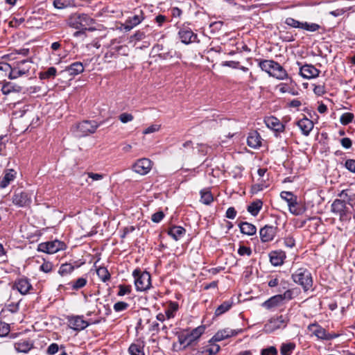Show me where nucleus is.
Listing matches in <instances>:
<instances>
[{
    "label": "nucleus",
    "mask_w": 355,
    "mask_h": 355,
    "mask_svg": "<svg viewBox=\"0 0 355 355\" xmlns=\"http://www.w3.org/2000/svg\"><path fill=\"white\" fill-rule=\"evenodd\" d=\"M265 182H266V180L264 179H261L260 180L259 183L255 184L252 185V192L253 193H257L259 191H262L264 187H266V186L264 184Z\"/></svg>",
    "instance_id": "nucleus-55"
},
{
    "label": "nucleus",
    "mask_w": 355,
    "mask_h": 355,
    "mask_svg": "<svg viewBox=\"0 0 355 355\" xmlns=\"http://www.w3.org/2000/svg\"><path fill=\"white\" fill-rule=\"evenodd\" d=\"M261 355H277V349L275 347L271 346L266 349H263L261 352Z\"/></svg>",
    "instance_id": "nucleus-56"
},
{
    "label": "nucleus",
    "mask_w": 355,
    "mask_h": 355,
    "mask_svg": "<svg viewBox=\"0 0 355 355\" xmlns=\"http://www.w3.org/2000/svg\"><path fill=\"white\" fill-rule=\"evenodd\" d=\"M159 129H160V125L153 124V125H150L147 128H146L143 131V134L148 135V134L153 133V132H157Z\"/></svg>",
    "instance_id": "nucleus-58"
},
{
    "label": "nucleus",
    "mask_w": 355,
    "mask_h": 355,
    "mask_svg": "<svg viewBox=\"0 0 355 355\" xmlns=\"http://www.w3.org/2000/svg\"><path fill=\"white\" fill-rule=\"evenodd\" d=\"M152 168V162L148 158L138 159L132 166V170L141 175H146Z\"/></svg>",
    "instance_id": "nucleus-12"
},
{
    "label": "nucleus",
    "mask_w": 355,
    "mask_h": 355,
    "mask_svg": "<svg viewBox=\"0 0 355 355\" xmlns=\"http://www.w3.org/2000/svg\"><path fill=\"white\" fill-rule=\"evenodd\" d=\"M270 261L274 266H282L286 257V253L282 250L272 251L269 254Z\"/></svg>",
    "instance_id": "nucleus-20"
},
{
    "label": "nucleus",
    "mask_w": 355,
    "mask_h": 355,
    "mask_svg": "<svg viewBox=\"0 0 355 355\" xmlns=\"http://www.w3.org/2000/svg\"><path fill=\"white\" fill-rule=\"evenodd\" d=\"M64 243L58 240L41 243L38 245L37 250L47 254H54L64 248Z\"/></svg>",
    "instance_id": "nucleus-10"
},
{
    "label": "nucleus",
    "mask_w": 355,
    "mask_h": 355,
    "mask_svg": "<svg viewBox=\"0 0 355 355\" xmlns=\"http://www.w3.org/2000/svg\"><path fill=\"white\" fill-rule=\"evenodd\" d=\"M242 331L241 329H231L225 328L218 331L216 334L209 340V343L220 342L232 336L238 335Z\"/></svg>",
    "instance_id": "nucleus-13"
},
{
    "label": "nucleus",
    "mask_w": 355,
    "mask_h": 355,
    "mask_svg": "<svg viewBox=\"0 0 355 355\" xmlns=\"http://www.w3.org/2000/svg\"><path fill=\"white\" fill-rule=\"evenodd\" d=\"M102 124L96 121H83L79 123L77 126L78 137L87 136L89 134L94 133L96 129Z\"/></svg>",
    "instance_id": "nucleus-8"
},
{
    "label": "nucleus",
    "mask_w": 355,
    "mask_h": 355,
    "mask_svg": "<svg viewBox=\"0 0 355 355\" xmlns=\"http://www.w3.org/2000/svg\"><path fill=\"white\" fill-rule=\"evenodd\" d=\"M72 4L71 0H54L53 6L55 8L62 9L70 6Z\"/></svg>",
    "instance_id": "nucleus-47"
},
{
    "label": "nucleus",
    "mask_w": 355,
    "mask_h": 355,
    "mask_svg": "<svg viewBox=\"0 0 355 355\" xmlns=\"http://www.w3.org/2000/svg\"><path fill=\"white\" fill-rule=\"evenodd\" d=\"M19 311V304L15 303H10L3 308L1 312V314L3 315L6 312H10L12 313H17Z\"/></svg>",
    "instance_id": "nucleus-48"
},
{
    "label": "nucleus",
    "mask_w": 355,
    "mask_h": 355,
    "mask_svg": "<svg viewBox=\"0 0 355 355\" xmlns=\"http://www.w3.org/2000/svg\"><path fill=\"white\" fill-rule=\"evenodd\" d=\"M214 200L213 196L210 191L204 189L200 191V201L205 205H209Z\"/></svg>",
    "instance_id": "nucleus-40"
},
{
    "label": "nucleus",
    "mask_w": 355,
    "mask_h": 355,
    "mask_svg": "<svg viewBox=\"0 0 355 355\" xmlns=\"http://www.w3.org/2000/svg\"><path fill=\"white\" fill-rule=\"evenodd\" d=\"M73 270H74V266L72 264L65 263L60 266L59 270H58V273L61 276H65V275H67L70 274L71 272H72Z\"/></svg>",
    "instance_id": "nucleus-42"
},
{
    "label": "nucleus",
    "mask_w": 355,
    "mask_h": 355,
    "mask_svg": "<svg viewBox=\"0 0 355 355\" xmlns=\"http://www.w3.org/2000/svg\"><path fill=\"white\" fill-rule=\"evenodd\" d=\"M293 281L302 286L303 291L306 292L311 289L313 284L311 272L306 268H300L292 274Z\"/></svg>",
    "instance_id": "nucleus-4"
},
{
    "label": "nucleus",
    "mask_w": 355,
    "mask_h": 355,
    "mask_svg": "<svg viewBox=\"0 0 355 355\" xmlns=\"http://www.w3.org/2000/svg\"><path fill=\"white\" fill-rule=\"evenodd\" d=\"M205 329L206 327L205 325H200L191 331L188 329H184L178 333V340L180 345L182 346V349L184 350L188 347L193 345L205 333Z\"/></svg>",
    "instance_id": "nucleus-2"
},
{
    "label": "nucleus",
    "mask_w": 355,
    "mask_h": 355,
    "mask_svg": "<svg viewBox=\"0 0 355 355\" xmlns=\"http://www.w3.org/2000/svg\"><path fill=\"white\" fill-rule=\"evenodd\" d=\"M87 280L85 277H79L74 282H71L69 284L73 290H78L83 288L87 284Z\"/></svg>",
    "instance_id": "nucleus-43"
},
{
    "label": "nucleus",
    "mask_w": 355,
    "mask_h": 355,
    "mask_svg": "<svg viewBox=\"0 0 355 355\" xmlns=\"http://www.w3.org/2000/svg\"><path fill=\"white\" fill-rule=\"evenodd\" d=\"M179 309V304L176 302H170L167 308L165 310V313L167 319L173 318L175 313Z\"/></svg>",
    "instance_id": "nucleus-35"
},
{
    "label": "nucleus",
    "mask_w": 355,
    "mask_h": 355,
    "mask_svg": "<svg viewBox=\"0 0 355 355\" xmlns=\"http://www.w3.org/2000/svg\"><path fill=\"white\" fill-rule=\"evenodd\" d=\"M296 124L304 136H309L314 126L313 121L306 116L297 121Z\"/></svg>",
    "instance_id": "nucleus-21"
},
{
    "label": "nucleus",
    "mask_w": 355,
    "mask_h": 355,
    "mask_svg": "<svg viewBox=\"0 0 355 355\" xmlns=\"http://www.w3.org/2000/svg\"><path fill=\"white\" fill-rule=\"evenodd\" d=\"M53 268L52 263L49 261H44L40 267V270L47 273L51 271Z\"/></svg>",
    "instance_id": "nucleus-61"
},
{
    "label": "nucleus",
    "mask_w": 355,
    "mask_h": 355,
    "mask_svg": "<svg viewBox=\"0 0 355 355\" xmlns=\"http://www.w3.org/2000/svg\"><path fill=\"white\" fill-rule=\"evenodd\" d=\"M340 144L343 148L348 149L352 147V141L349 138L345 137L341 139Z\"/></svg>",
    "instance_id": "nucleus-64"
},
{
    "label": "nucleus",
    "mask_w": 355,
    "mask_h": 355,
    "mask_svg": "<svg viewBox=\"0 0 355 355\" xmlns=\"http://www.w3.org/2000/svg\"><path fill=\"white\" fill-rule=\"evenodd\" d=\"M34 343L30 339H23L16 342L14 345L15 350L18 352L28 353L33 348Z\"/></svg>",
    "instance_id": "nucleus-22"
},
{
    "label": "nucleus",
    "mask_w": 355,
    "mask_h": 355,
    "mask_svg": "<svg viewBox=\"0 0 355 355\" xmlns=\"http://www.w3.org/2000/svg\"><path fill=\"white\" fill-rule=\"evenodd\" d=\"M344 166L349 171L355 173V159H347L345 162Z\"/></svg>",
    "instance_id": "nucleus-54"
},
{
    "label": "nucleus",
    "mask_w": 355,
    "mask_h": 355,
    "mask_svg": "<svg viewBox=\"0 0 355 355\" xmlns=\"http://www.w3.org/2000/svg\"><path fill=\"white\" fill-rule=\"evenodd\" d=\"M331 211L339 215L340 220L342 221L347 220L350 218L345 200L336 199L331 204Z\"/></svg>",
    "instance_id": "nucleus-9"
},
{
    "label": "nucleus",
    "mask_w": 355,
    "mask_h": 355,
    "mask_svg": "<svg viewBox=\"0 0 355 355\" xmlns=\"http://www.w3.org/2000/svg\"><path fill=\"white\" fill-rule=\"evenodd\" d=\"M144 347L141 343H132L128 348V352L130 355H145Z\"/></svg>",
    "instance_id": "nucleus-36"
},
{
    "label": "nucleus",
    "mask_w": 355,
    "mask_h": 355,
    "mask_svg": "<svg viewBox=\"0 0 355 355\" xmlns=\"http://www.w3.org/2000/svg\"><path fill=\"white\" fill-rule=\"evenodd\" d=\"M259 67L270 76L279 80H285L288 78L286 71L278 62L272 60H262L259 61Z\"/></svg>",
    "instance_id": "nucleus-3"
},
{
    "label": "nucleus",
    "mask_w": 355,
    "mask_h": 355,
    "mask_svg": "<svg viewBox=\"0 0 355 355\" xmlns=\"http://www.w3.org/2000/svg\"><path fill=\"white\" fill-rule=\"evenodd\" d=\"M236 213L237 212H236L235 208L233 207H231L227 209L226 213H225V216L227 218L234 219V218H235V217L236 216Z\"/></svg>",
    "instance_id": "nucleus-62"
},
{
    "label": "nucleus",
    "mask_w": 355,
    "mask_h": 355,
    "mask_svg": "<svg viewBox=\"0 0 355 355\" xmlns=\"http://www.w3.org/2000/svg\"><path fill=\"white\" fill-rule=\"evenodd\" d=\"M307 329L311 332L312 335L316 336L318 339L324 340L327 331L318 324H310Z\"/></svg>",
    "instance_id": "nucleus-24"
},
{
    "label": "nucleus",
    "mask_w": 355,
    "mask_h": 355,
    "mask_svg": "<svg viewBox=\"0 0 355 355\" xmlns=\"http://www.w3.org/2000/svg\"><path fill=\"white\" fill-rule=\"evenodd\" d=\"M129 306V304L125 302H117L114 304V310L116 312H120L126 310Z\"/></svg>",
    "instance_id": "nucleus-51"
},
{
    "label": "nucleus",
    "mask_w": 355,
    "mask_h": 355,
    "mask_svg": "<svg viewBox=\"0 0 355 355\" xmlns=\"http://www.w3.org/2000/svg\"><path fill=\"white\" fill-rule=\"evenodd\" d=\"M21 89L22 87L21 86L10 82L5 83L1 87V92L4 95H8L12 92H20Z\"/></svg>",
    "instance_id": "nucleus-30"
},
{
    "label": "nucleus",
    "mask_w": 355,
    "mask_h": 355,
    "mask_svg": "<svg viewBox=\"0 0 355 355\" xmlns=\"http://www.w3.org/2000/svg\"><path fill=\"white\" fill-rule=\"evenodd\" d=\"M96 274L103 282L109 281L111 277L108 270L103 266H100L96 269Z\"/></svg>",
    "instance_id": "nucleus-39"
},
{
    "label": "nucleus",
    "mask_w": 355,
    "mask_h": 355,
    "mask_svg": "<svg viewBox=\"0 0 355 355\" xmlns=\"http://www.w3.org/2000/svg\"><path fill=\"white\" fill-rule=\"evenodd\" d=\"M289 211L294 216H300L304 213L306 207L298 202L297 200H295L293 203L288 206Z\"/></svg>",
    "instance_id": "nucleus-31"
},
{
    "label": "nucleus",
    "mask_w": 355,
    "mask_h": 355,
    "mask_svg": "<svg viewBox=\"0 0 355 355\" xmlns=\"http://www.w3.org/2000/svg\"><path fill=\"white\" fill-rule=\"evenodd\" d=\"M12 288L17 290L21 295H26L33 289L29 279L26 277L16 279Z\"/></svg>",
    "instance_id": "nucleus-14"
},
{
    "label": "nucleus",
    "mask_w": 355,
    "mask_h": 355,
    "mask_svg": "<svg viewBox=\"0 0 355 355\" xmlns=\"http://www.w3.org/2000/svg\"><path fill=\"white\" fill-rule=\"evenodd\" d=\"M281 198L284 200L287 203L288 206L293 203L295 200H297V196H295L292 192L291 191H282L280 193Z\"/></svg>",
    "instance_id": "nucleus-44"
},
{
    "label": "nucleus",
    "mask_w": 355,
    "mask_h": 355,
    "mask_svg": "<svg viewBox=\"0 0 355 355\" xmlns=\"http://www.w3.org/2000/svg\"><path fill=\"white\" fill-rule=\"evenodd\" d=\"M85 66L80 62H75L66 67L65 71L70 76H75L84 71Z\"/></svg>",
    "instance_id": "nucleus-26"
},
{
    "label": "nucleus",
    "mask_w": 355,
    "mask_h": 355,
    "mask_svg": "<svg viewBox=\"0 0 355 355\" xmlns=\"http://www.w3.org/2000/svg\"><path fill=\"white\" fill-rule=\"evenodd\" d=\"M135 278V286L137 291H146L151 287L150 274L147 271L141 272L139 268L132 272Z\"/></svg>",
    "instance_id": "nucleus-5"
},
{
    "label": "nucleus",
    "mask_w": 355,
    "mask_h": 355,
    "mask_svg": "<svg viewBox=\"0 0 355 355\" xmlns=\"http://www.w3.org/2000/svg\"><path fill=\"white\" fill-rule=\"evenodd\" d=\"M12 200L19 207H29L32 202V193L28 191L17 189L12 195Z\"/></svg>",
    "instance_id": "nucleus-7"
},
{
    "label": "nucleus",
    "mask_w": 355,
    "mask_h": 355,
    "mask_svg": "<svg viewBox=\"0 0 355 355\" xmlns=\"http://www.w3.org/2000/svg\"><path fill=\"white\" fill-rule=\"evenodd\" d=\"M186 233V230L181 226H173L171 227L168 232L170 235L175 241L180 239Z\"/></svg>",
    "instance_id": "nucleus-32"
},
{
    "label": "nucleus",
    "mask_w": 355,
    "mask_h": 355,
    "mask_svg": "<svg viewBox=\"0 0 355 355\" xmlns=\"http://www.w3.org/2000/svg\"><path fill=\"white\" fill-rule=\"evenodd\" d=\"M282 297L278 294L270 297L262 304V306L266 309H271L272 308L279 306L282 303Z\"/></svg>",
    "instance_id": "nucleus-27"
},
{
    "label": "nucleus",
    "mask_w": 355,
    "mask_h": 355,
    "mask_svg": "<svg viewBox=\"0 0 355 355\" xmlns=\"http://www.w3.org/2000/svg\"><path fill=\"white\" fill-rule=\"evenodd\" d=\"M354 118V115L351 112H345L343 114L340 118V122L341 124L346 125L350 123Z\"/></svg>",
    "instance_id": "nucleus-46"
},
{
    "label": "nucleus",
    "mask_w": 355,
    "mask_h": 355,
    "mask_svg": "<svg viewBox=\"0 0 355 355\" xmlns=\"http://www.w3.org/2000/svg\"><path fill=\"white\" fill-rule=\"evenodd\" d=\"M262 139L257 131H252L248 134L247 144L252 148H259L261 146Z\"/></svg>",
    "instance_id": "nucleus-23"
},
{
    "label": "nucleus",
    "mask_w": 355,
    "mask_h": 355,
    "mask_svg": "<svg viewBox=\"0 0 355 355\" xmlns=\"http://www.w3.org/2000/svg\"><path fill=\"white\" fill-rule=\"evenodd\" d=\"M233 305V301L232 300H226L223 302L215 311V315L216 317L221 315L227 311H229Z\"/></svg>",
    "instance_id": "nucleus-34"
},
{
    "label": "nucleus",
    "mask_w": 355,
    "mask_h": 355,
    "mask_svg": "<svg viewBox=\"0 0 355 355\" xmlns=\"http://www.w3.org/2000/svg\"><path fill=\"white\" fill-rule=\"evenodd\" d=\"M57 73V69L54 67L48 68L46 71H41L39 74V78L41 80H46L54 78Z\"/></svg>",
    "instance_id": "nucleus-38"
},
{
    "label": "nucleus",
    "mask_w": 355,
    "mask_h": 355,
    "mask_svg": "<svg viewBox=\"0 0 355 355\" xmlns=\"http://www.w3.org/2000/svg\"><path fill=\"white\" fill-rule=\"evenodd\" d=\"M119 291H118V296H123L127 294H130L131 293V286L130 285H123L121 284L119 286Z\"/></svg>",
    "instance_id": "nucleus-50"
},
{
    "label": "nucleus",
    "mask_w": 355,
    "mask_h": 355,
    "mask_svg": "<svg viewBox=\"0 0 355 355\" xmlns=\"http://www.w3.org/2000/svg\"><path fill=\"white\" fill-rule=\"evenodd\" d=\"M320 73V71L312 64H306L300 68V74L306 79L315 78Z\"/></svg>",
    "instance_id": "nucleus-16"
},
{
    "label": "nucleus",
    "mask_w": 355,
    "mask_h": 355,
    "mask_svg": "<svg viewBox=\"0 0 355 355\" xmlns=\"http://www.w3.org/2000/svg\"><path fill=\"white\" fill-rule=\"evenodd\" d=\"M78 24H72V27H73V28H75L76 29H79L78 31H76L73 33V36L75 37H81V36H86L87 31L92 32V31L96 30V28H94V27H92V26H89V27L84 26L83 27V24H79L81 26V28H80L78 26Z\"/></svg>",
    "instance_id": "nucleus-33"
},
{
    "label": "nucleus",
    "mask_w": 355,
    "mask_h": 355,
    "mask_svg": "<svg viewBox=\"0 0 355 355\" xmlns=\"http://www.w3.org/2000/svg\"><path fill=\"white\" fill-rule=\"evenodd\" d=\"M300 293V291L297 288L286 290L283 294H279L282 297V301L291 300Z\"/></svg>",
    "instance_id": "nucleus-37"
},
{
    "label": "nucleus",
    "mask_w": 355,
    "mask_h": 355,
    "mask_svg": "<svg viewBox=\"0 0 355 355\" xmlns=\"http://www.w3.org/2000/svg\"><path fill=\"white\" fill-rule=\"evenodd\" d=\"M277 234V227L272 225H265L259 230V236L262 243L272 241Z\"/></svg>",
    "instance_id": "nucleus-15"
},
{
    "label": "nucleus",
    "mask_w": 355,
    "mask_h": 355,
    "mask_svg": "<svg viewBox=\"0 0 355 355\" xmlns=\"http://www.w3.org/2000/svg\"><path fill=\"white\" fill-rule=\"evenodd\" d=\"M239 227L241 232L248 236L254 235L257 232V227L255 225L248 222H241L239 224Z\"/></svg>",
    "instance_id": "nucleus-28"
},
{
    "label": "nucleus",
    "mask_w": 355,
    "mask_h": 355,
    "mask_svg": "<svg viewBox=\"0 0 355 355\" xmlns=\"http://www.w3.org/2000/svg\"><path fill=\"white\" fill-rule=\"evenodd\" d=\"M288 322V318L286 315H277L271 318L264 325L263 331L267 334H271L280 329H284Z\"/></svg>",
    "instance_id": "nucleus-6"
},
{
    "label": "nucleus",
    "mask_w": 355,
    "mask_h": 355,
    "mask_svg": "<svg viewBox=\"0 0 355 355\" xmlns=\"http://www.w3.org/2000/svg\"><path fill=\"white\" fill-rule=\"evenodd\" d=\"M59 349V345L53 343L48 347L46 352L49 355H54L58 352Z\"/></svg>",
    "instance_id": "nucleus-57"
},
{
    "label": "nucleus",
    "mask_w": 355,
    "mask_h": 355,
    "mask_svg": "<svg viewBox=\"0 0 355 355\" xmlns=\"http://www.w3.org/2000/svg\"><path fill=\"white\" fill-rule=\"evenodd\" d=\"M266 126L277 132H283L285 125L275 116H268L264 119Z\"/></svg>",
    "instance_id": "nucleus-17"
},
{
    "label": "nucleus",
    "mask_w": 355,
    "mask_h": 355,
    "mask_svg": "<svg viewBox=\"0 0 355 355\" xmlns=\"http://www.w3.org/2000/svg\"><path fill=\"white\" fill-rule=\"evenodd\" d=\"M252 252V250L250 247H246V246H244V245H240L239 249H238V254L240 255V256H248V257H250L251 256Z\"/></svg>",
    "instance_id": "nucleus-53"
},
{
    "label": "nucleus",
    "mask_w": 355,
    "mask_h": 355,
    "mask_svg": "<svg viewBox=\"0 0 355 355\" xmlns=\"http://www.w3.org/2000/svg\"><path fill=\"white\" fill-rule=\"evenodd\" d=\"M295 348V344L293 343H282L280 347L282 355H291Z\"/></svg>",
    "instance_id": "nucleus-41"
},
{
    "label": "nucleus",
    "mask_w": 355,
    "mask_h": 355,
    "mask_svg": "<svg viewBox=\"0 0 355 355\" xmlns=\"http://www.w3.org/2000/svg\"><path fill=\"white\" fill-rule=\"evenodd\" d=\"M284 245L290 248H292L295 245V241L292 236L286 237L284 240Z\"/></svg>",
    "instance_id": "nucleus-63"
},
{
    "label": "nucleus",
    "mask_w": 355,
    "mask_h": 355,
    "mask_svg": "<svg viewBox=\"0 0 355 355\" xmlns=\"http://www.w3.org/2000/svg\"><path fill=\"white\" fill-rule=\"evenodd\" d=\"M263 207V202L257 199L252 202L247 207V211L253 216H257Z\"/></svg>",
    "instance_id": "nucleus-29"
},
{
    "label": "nucleus",
    "mask_w": 355,
    "mask_h": 355,
    "mask_svg": "<svg viewBox=\"0 0 355 355\" xmlns=\"http://www.w3.org/2000/svg\"><path fill=\"white\" fill-rule=\"evenodd\" d=\"M288 26L295 28H300L309 32L318 31L319 33H323L325 28L318 24H286Z\"/></svg>",
    "instance_id": "nucleus-19"
},
{
    "label": "nucleus",
    "mask_w": 355,
    "mask_h": 355,
    "mask_svg": "<svg viewBox=\"0 0 355 355\" xmlns=\"http://www.w3.org/2000/svg\"><path fill=\"white\" fill-rule=\"evenodd\" d=\"M119 119L123 123H126L132 121L134 119V116L132 114L123 112L119 116Z\"/></svg>",
    "instance_id": "nucleus-52"
},
{
    "label": "nucleus",
    "mask_w": 355,
    "mask_h": 355,
    "mask_svg": "<svg viewBox=\"0 0 355 355\" xmlns=\"http://www.w3.org/2000/svg\"><path fill=\"white\" fill-rule=\"evenodd\" d=\"M338 196L341 198L340 200H345V202H347L352 207L353 206L351 203L352 198L348 196L347 190H343L338 195Z\"/></svg>",
    "instance_id": "nucleus-60"
},
{
    "label": "nucleus",
    "mask_w": 355,
    "mask_h": 355,
    "mask_svg": "<svg viewBox=\"0 0 355 355\" xmlns=\"http://www.w3.org/2000/svg\"><path fill=\"white\" fill-rule=\"evenodd\" d=\"M16 177V172L13 169H8L4 172V175L0 181V187L3 189L7 187Z\"/></svg>",
    "instance_id": "nucleus-25"
},
{
    "label": "nucleus",
    "mask_w": 355,
    "mask_h": 355,
    "mask_svg": "<svg viewBox=\"0 0 355 355\" xmlns=\"http://www.w3.org/2000/svg\"><path fill=\"white\" fill-rule=\"evenodd\" d=\"M178 35L182 43L188 44L189 43L198 42L197 34H195L191 29L184 28L179 31Z\"/></svg>",
    "instance_id": "nucleus-18"
},
{
    "label": "nucleus",
    "mask_w": 355,
    "mask_h": 355,
    "mask_svg": "<svg viewBox=\"0 0 355 355\" xmlns=\"http://www.w3.org/2000/svg\"><path fill=\"white\" fill-rule=\"evenodd\" d=\"M67 322L69 327L71 329L77 331L85 329L90 324L89 322H87L83 319V315L68 316Z\"/></svg>",
    "instance_id": "nucleus-11"
},
{
    "label": "nucleus",
    "mask_w": 355,
    "mask_h": 355,
    "mask_svg": "<svg viewBox=\"0 0 355 355\" xmlns=\"http://www.w3.org/2000/svg\"><path fill=\"white\" fill-rule=\"evenodd\" d=\"M159 57L167 60L168 58H172L174 57L180 58V53H178L176 51L171 49L166 52H162L159 53Z\"/></svg>",
    "instance_id": "nucleus-45"
},
{
    "label": "nucleus",
    "mask_w": 355,
    "mask_h": 355,
    "mask_svg": "<svg viewBox=\"0 0 355 355\" xmlns=\"http://www.w3.org/2000/svg\"><path fill=\"white\" fill-rule=\"evenodd\" d=\"M164 217V214L163 211H157L153 214L151 216V220L153 222L158 223H159Z\"/></svg>",
    "instance_id": "nucleus-59"
},
{
    "label": "nucleus",
    "mask_w": 355,
    "mask_h": 355,
    "mask_svg": "<svg viewBox=\"0 0 355 355\" xmlns=\"http://www.w3.org/2000/svg\"><path fill=\"white\" fill-rule=\"evenodd\" d=\"M10 331V324L0 320V337H4L7 336Z\"/></svg>",
    "instance_id": "nucleus-49"
},
{
    "label": "nucleus",
    "mask_w": 355,
    "mask_h": 355,
    "mask_svg": "<svg viewBox=\"0 0 355 355\" xmlns=\"http://www.w3.org/2000/svg\"><path fill=\"white\" fill-rule=\"evenodd\" d=\"M32 61L28 59L15 62L12 65L7 63H0V71H10L9 78L16 79L22 76L29 74L32 67Z\"/></svg>",
    "instance_id": "nucleus-1"
}]
</instances>
